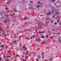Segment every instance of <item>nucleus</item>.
<instances>
[{"mask_svg":"<svg viewBox=\"0 0 61 61\" xmlns=\"http://www.w3.org/2000/svg\"><path fill=\"white\" fill-rule=\"evenodd\" d=\"M21 26L22 28H24V27L23 25H21Z\"/></svg>","mask_w":61,"mask_h":61,"instance_id":"nucleus-19","label":"nucleus"},{"mask_svg":"<svg viewBox=\"0 0 61 61\" xmlns=\"http://www.w3.org/2000/svg\"><path fill=\"white\" fill-rule=\"evenodd\" d=\"M59 42H60L61 40H60L59 39L58 40Z\"/></svg>","mask_w":61,"mask_h":61,"instance_id":"nucleus-36","label":"nucleus"},{"mask_svg":"<svg viewBox=\"0 0 61 61\" xmlns=\"http://www.w3.org/2000/svg\"><path fill=\"white\" fill-rule=\"evenodd\" d=\"M4 6H5V7H7V6H6V5H4Z\"/></svg>","mask_w":61,"mask_h":61,"instance_id":"nucleus-34","label":"nucleus"},{"mask_svg":"<svg viewBox=\"0 0 61 61\" xmlns=\"http://www.w3.org/2000/svg\"><path fill=\"white\" fill-rule=\"evenodd\" d=\"M51 24H53V23L54 22V21H51Z\"/></svg>","mask_w":61,"mask_h":61,"instance_id":"nucleus-17","label":"nucleus"},{"mask_svg":"<svg viewBox=\"0 0 61 61\" xmlns=\"http://www.w3.org/2000/svg\"><path fill=\"white\" fill-rule=\"evenodd\" d=\"M45 37H46V38H48V35H46Z\"/></svg>","mask_w":61,"mask_h":61,"instance_id":"nucleus-7","label":"nucleus"},{"mask_svg":"<svg viewBox=\"0 0 61 61\" xmlns=\"http://www.w3.org/2000/svg\"><path fill=\"white\" fill-rule=\"evenodd\" d=\"M13 56H15V54L14 53H13Z\"/></svg>","mask_w":61,"mask_h":61,"instance_id":"nucleus-53","label":"nucleus"},{"mask_svg":"<svg viewBox=\"0 0 61 61\" xmlns=\"http://www.w3.org/2000/svg\"><path fill=\"white\" fill-rule=\"evenodd\" d=\"M14 42H15V44H16V42H17V41H14Z\"/></svg>","mask_w":61,"mask_h":61,"instance_id":"nucleus-16","label":"nucleus"},{"mask_svg":"<svg viewBox=\"0 0 61 61\" xmlns=\"http://www.w3.org/2000/svg\"><path fill=\"white\" fill-rule=\"evenodd\" d=\"M4 49H1V50H4Z\"/></svg>","mask_w":61,"mask_h":61,"instance_id":"nucleus-63","label":"nucleus"},{"mask_svg":"<svg viewBox=\"0 0 61 61\" xmlns=\"http://www.w3.org/2000/svg\"><path fill=\"white\" fill-rule=\"evenodd\" d=\"M24 56L22 55V57H24Z\"/></svg>","mask_w":61,"mask_h":61,"instance_id":"nucleus-54","label":"nucleus"},{"mask_svg":"<svg viewBox=\"0 0 61 61\" xmlns=\"http://www.w3.org/2000/svg\"><path fill=\"white\" fill-rule=\"evenodd\" d=\"M38 41L39 42H41L40 40H38Z\"/></svg>","mask_w":61,"mask_h":61,"instance_id":"nucleus-29","label":"nucleus"},{"mask_svg":"<svg viewBox=\"0 0 61 61\" xmlns=\"http://www.w3.org/2000/svg\"><path fill=\"white\" fill-rule=\"evenodd\" d=\"M56 24H57V23L56 22L54 23V25H56Z\"/></svg>","mask_w":61,"mask_h":61,"instance_id":"nucleus-27","label":"nucleus"},{"mask_svg":"<svg viewBox=\"0 0 61 61\" xmlns=\"http://www.w3.org/2000/svg\"><path fill=\"white\" fill-rule=\"evenodd\" d=\"M6 57H7V56H6L5 57V56L4 57V58H6Z\"/></svg>","mask_w":61,"mask_h":61,"instance_id":"nucleus-47","label":"nucleus"},{"mask_svg":"<svg viewBox=\"0 0 61 61\" xmlns=\"http://www.w3.org/2000/svg\"><path fill=\"white\" fill-rule=\"evenodd\" d=\"M8 16H9V15H8V14H7V15L6 16V17H8Z\"/></svg>","mask_w":61,"mask_h":61,"instance_id":"nucleus-20","label":"nucleus"},{"mask_svg":"<svg viewBox=\"0 0 61 61\" xmlns=\"http://www.w3.org/2000/svg\"><path fill=\"white\" fill-rule=\"evenodd\" d=\"M15 12H17V10H15Z\"/></svg>","mask_w":61,"mask_h":61,"instance_id":"nucleus-45","label":"nucleus"},{"mask_svg":"<svg viewBox=\"0 0 61 61\" xmlns=\"http://www.w3.org/2000/svg\"><path fill=\"white\" fill-rule=\"evenodd\" d=\"M25 47V46H23V48H24Z\"/></svg>","mask_w":61,"mask_h":61,"instance_id":"nucleus-31","label":"nucleus"},{"mask_svg":"<svg viewBox=\"0 0 61 61\" xmlns=\"http://www.w3.org/2000/svg\"><path fill=\"white\" fill-rule=\"evenodd\" d=\"M2 34L3 35H5V34H4V33H2Z\"/></svg>","mask_w":61,"mask_h":61,"instance_id":"nucleus-62","label":"nucleus"},{"mask_svg":"<svg viewBox=\"0 0 61 61\" xmlns=\"http://www.w3.org/2000/svg\"><path fill=\"white\" fill-rule=\"evenodd\" d=\"M50 38H51V39H53V37L50 36Z\"/></svg>","mask_w":61,"mask_h":61,"instance_id":"nucleus-28","label":"nucleus"},{"mask_svg":"<svg viewBox=\"0 0 61 61\" xmlns=\"http://www.w3.org/2000/svg\"><path fill=\"white\" fill-rule=\"evenodd\" d=\"M57 22H59V20L58 19V20H57Z\"/></svg>","mask_w":61,"mask_h":61,"instance_id":"nucleus-30","label":"nucleus"},{"mask_svg":"<svg viewBox=\"0 0 61 61\" xmlns=\"http://www.w3.org/2000/svg\"><path fill=\"white\" fill-rule=\"evenodd\" d=\"M22 2H23V3H25V0H22Z\"/></svg>","mask_w":61,"mask_h":61,"instance_id":"nucleus-15","label":"nucleus"},{"mask_svg":"<svg viewBox=\"0 0 61 61\" xmlns=\"http://www.w3.org/2000/svg\"><path fill=\"white\" fill-rule=\"evenodd\" d=\"M12 21H13V22H15V20L13 19L12 20Z\"/></svg>","mask_w":61,"mask_h":61,"instance_id":"nucleus-35","label":"nucleus"},{"mask_svg":"<svg viewBox=\"0 0 61 61\" xmlns=\"http://www.w3.org/2000/svg\"><path fill=\"white\" fill-rule=\"evenodd\" d=\"M56 14H57V15H58V14H59V13H56Z\"/></svg>","mask_w":61,"mask_h":61,"instance_id":"nucleus-43","label":"nucleus"},{"mask_svg":"<svg viewBox=\"0 0 61 61\" xmlns=\"http://www.w3.org/2000/svg\"><path fill=\"white\" fill-rule=\"evenodd\" d=\"M8 53H10V51H8Z\"/></svg>","mask_w":61,"mask_h":61,"instance_id":"nucleus-51","label":"nucleus"},{"mask_svg":"<svg viewBox=\"0 0 61 61\" xmlns=\"http://www.w3.org/2000/svg\"><path fill=\"white\" fill-rule=\"evenodd\" d=\"M26 53H27V54H28V51H27L26 52Z\"/></svg>","mask_w":61,"mask_h":61,"instance_id":"nucleus-37","label":"nucleus"},{"mask_svg":"<svg viewBox=\"0 0 61 61\" xmlns=\"http://www.w3.org/2000/svg\"><path fill=\"white\" fill-rule=\"evenodd\" d=\"M1 47H2V48H4V46H3V45H1Z\"/></svg>","mask_w":61,"mask_h":61,"instance_id":"nucleus-14","label":"nucleus"},{"mask_svg":"<svg viewBox=\"0 0 61 61\" xmlns=\"http://www.w3.org/2000/svg\"><path fill=\"white\" fill-rule=\"evenodd\" d=\"M32 37L33 38H35V35H33L32 36Z\"/></svg>","mask_w":61,"mask_h":61,"instance_id":"nucleus-18","label":"nucleus"},{"mask_svg":"<svg viewBox=\"0 0 61 61\" xmlns=\"http://www.w3.org/2000/svg\"><path fill=\"white\" fill-rule=\"evenodd\" d=\"M18 36H14V38H17L18 37Z\"/></svg>","mask_w":61,"mask_h":61,"instance_id":"nucleus-1","label":"nucleus"},{"mask_svg":"<svg viewBox=\"0 0 61 61\" xmlns=\"http://www.w3.org/2000/svg\"><path fill=\"white\" fill-rule=\"evenodd\" d=\"M49 5H50V6H52V5H50V4H49Z\"/></svg>","mask_w":61,"mask_h":61,"instance_id":"nucleus-57","label":"nucleus"},{"mask_svg":"<svg viewBox=\"0 0 61 61\" xmlns=\"http://www.w3.org/2000/svg\"><path fill=\"white\" fill-rule=\"evenodd\" d=\"M39 34H41V31H39Z\"/></svg>","mask_w":61,"mask_h":61,"instance_id":"nucleus-23","label":"nucleus"},{"mask_svg":"<svg viewBox=\"0 0 61 61\" xmlns=\"http://www.w3.org/2000/svg\"><path fill=\"white\" fill-rule=\"evenodd\" d=\"M44 33H45V32L44 31H42L41 32V34H44Z\"/></svg>","mask_w":61,"mask_h":61,"instance_id":"nucleus-10","label":"nucleus"},{"mask_svg":"<svg viewBox=\"0 0 61 61\" xmlns=\"http://www.w3.org/2000/svg\"><path fill=\"white\" fill-rule=\"evenodd\" d=\"M51 13H52V14H53V13H54V11H51Z\"/></svg>","mask_w":61,"mask_h":61,"instance_id":"nucleus-39","label":"nucleus"},{"mask_svg":"<svg viewBox=\"0 0 61 61\" xmlns=\"http://www.w3.org/2000/svg\"><path fill=\"white\" fill-rule=\"evenodd\" d=\"M36 60L37 61H38V60H37V59H36Z\"/></svg>","mask_w":61,"mask_h":61,"instance_id":"nucleus-61","label":"nucleus"},{"mask_svg":"<svg viewBox=\"0 0 61 61\" xmlns=\"http://www.w3.org/2000/svg\"><path fill=\"white\" fill-rule=\"evenodd\" d=\"M52 60V59H50V61H51V60Z\"/></svg>","mask_w":61,"mask_h":61,"instance_id":"nucleus-44","label":"nucleus"},{"mask_svg":"<svg viewBox=\"0 0 61 61\" xmlns=\"http://www.w3.org/2000/svg\"><path fill=\"white\" fill-rule=\"evenodd\" d=\"M24 24H25V25H26V22H25L24 23Z\"/></svg>","mask_w":61,"mask_h":61,"instance_id":"nucleus-40","label":"nucleus"},{"mask_svg":"<svg viewBox=\"0 0 61 61\" xmlns=\"http://www.w3.org/2000/svg\"><path fill=\"white\" fill-rule=\"evenodd\" d=\"M51 0V2H53V0Z\"/></svg>","mask_w":61,"mask_h":61,"instance_id":"nucleus-46","label":"nucleus"},{"mask_svg":"<svg viewBox=\"0 0 61 61\" xmlns=\"http://www.w3.org/2000/svg\"><path fill=\"white\" fill-rule=\"evenodd\" d=\"M38 4H40V2H38Z\"/></svg>","mask_w":61,"mask_h":61,"instance_id":"nucleus-49","label":"nucleus"},{"mask_svg":"<svg viewBox=\"0 0 61 61\" xmlns=\"http://www.w3.org/2000/svg\"><path fill=\"white\" fill-rule=\"evenodd\" d=\"M6 31L7 32H9V31H8V30H6Z\"/></svg>","mask_w":61,"mask_h":61,"instance_id":"nucleus-42","label":"nucleus"},{"mask_svg":"<svg viewBox=\"0 0 61 61\" xmlns=\"http://www.w3.org/2000/svg\"><path fill=\"white\" fill-rule=\"evenodd\" d=\"M51 12H49V15H50V14H51Z\"/></svg>","mask_w":61,"mask_h":61,"instance_id":"nucleus-33","label":"nucleus"},{"mask_svg":"<svg viewBox=\"0 0 61 61\" xmlns=\"http://www.w3.org/2000/svg\"><path fill=\"white\" fill-rule=\"evenodd\" d=\"M41 39L40 38H38V40H41Z\"/></svg>","mask_w":61,"mask_h":61,"instance_id":"nucleus-21","label":"nucleus"},{"mask_svg":"<svg viewBox=\"0 0 61 61\" xmlns=\"http://www.w3.org/2000/svg\"><path fill=\"white\" fill-rule=\"evenodd\" d=\"M24 19H25V20H26V19H27V18L26 17H25L24 18Z\"/></svg>","mask_w":61,"mask_h":61,"instance_id":"nucleus-6","label":"nucleus"},{"mask_svg":"<svg viewBox=\"0 0 61 61\" xmlns=\"http://www.w3.org/2000/svg\"><path fill=\"white\" fill-rule=\"evenodd\" d=\"M8 2L9 3H11V0H8Z\"/></svg>","mask_w":61,"mask_h":61,"instance_id":"nucleus-4","label":"nucleus"},{"mask_svg":"<svg viewBox=\"0 0 61 61\" xmlns=\"http://www.w3.org/2000/svg\"><path fill=\"white\" fill-rule=\"evenodd\" d=\"M60 25H61V22H60Z\"/></svg>","mask_w":61,"mask_h":61,"instance_id":"nucleus-64","label":"nucleus"},{"mask_svg":"<svg viewBox=\"0 0 61 61\" xmlns=\"http://www.w3.org/2000/svg\"><path fill=\"white\" fill-rule=\"evenodd\" d=\"M55 16H53V17H52V18H55Z\"/></svg>","mask_w":61,"mask_h":61,"instance_id":"nucleus-50","label":"nucleus"},{"mask_svg":"<svg viewBox=\"0 0 61 61\" xmlns=\"http://www.w3.org/2000/svg\"><path fill=\"white\" fill-rule=\"evenodd\" d=\"M25 35H22L21 36V37H25Z\"/></svg>","mask_w":61,"mask_h":61,"instance_id":"nucleus-5","label":"nucleus"},{"mask_svg":"<svg viewBox=\"0 0 61 61\" xmlns=\"http://www.w3.org/2000/svg\"><path fill=\"white\" fill-rule=\"evenodd\" d=\"M30 3H33V1H30Z\"/></svg>","mask_w":61,"mask_h":61,"instance_id":"nucleus-32","label":"nucleus"},{"mask_svg":"<svg viewBox=\"0 0 61 61\" xmlns=\"http://www.w3.org/2000/svg\"><path fill=\"white\" fill-rule=\"evenodd\" d=\"M57 3H59V2H58V1H57Z\"/></svg>","mask_w":61,"mask_h":61,"instance_id":"nucleus-56","label":"nucleus"},{"mask_svg":"<svg viewBox=\"0 0 61 61\" xmlns=\"http://www.w3.org/2000/svg\"><path fill=\"white\" fill-rule=\"evenodd\" d=\"M41 38H44V36H41Z\"/></svg>","mask_w":61,"mask_h":61,"instance_id":"nucleus-13","label":"nucleus"},{"mask_svg":"<svg viewBox=\"0 0 61 61\" xmlns=\"http://www.w3.org/2000/svg\"><path fill=\"white\" fill-rule=\"evenodd\" d=\"M8 9H9V8L7 7H6L5 8V10H8Z\"/></svg>","mask_w":61,"mask_h":61,"instance_id":"nucleus-12","label":"nucleus"},{"mask_svg":"<svg viewBox=\"0 0 61 61\" xmlns=\"http://www.w3.org/2000/svg\"><path fill=\"white\" fill-rule=\"evenodd\" d=\"M53 34H54V35H55V32H53Z\"/></svg>","mask_w":61,"mask_h":61,"instance_id":"nucleus-60","label":"nucleus"},{"mask_svg":"<svg viewBox=\"0 0 61 61\" xmlns=\"http://www.w3.org/2000/svg\"><path fill=\"white\" fill-rule=\"evenodd\" d=\"M26 30H27V31H30V30L29 29H26Z\"/></svg>","mask_w":61,"mask_h":61,"instance_id":"nucleus-11","label":"nucleus"},{"mask_svg":"<svg viewBox=\"0 0 61 61\" xmlns=\"http://www.w3.org/2000/svg\"><path fill=\"white\" fill-rule=\"evenodd\" d=\"M26 61L27 60H26V59H25V60H23V61Z\"/></svg>","mask_w":61,"mask_h":61,"instance_id":"nucleus-25","label":"nucleus"},{"mask_svg":"<svg viewBox=\"0 0 61 61\" xmlns=\"http://www.w3.org/2000/svg\"><path fill=\"white\" fill-rule=\"evenodd\" d=\"M3 42H4V43H5V41H3Z\"/></svg>","mask_w":61,"mask_h":61,"instance_id":"nucleus-48","label":"nucleus"},{"mask_svg":"<svg viewBox=\"0 0 61 61\" xmlns=\"http://www.w3.org/2000/svg\"><path fill=\"white\" fill-rule=\"evenodd\" d=\"M48 32L49 34H51V32L49 31V30H48Z\"/></svg>","mask_w":61,"mask_h":61,"instance_id":"nucleus-2","label":"nucleus"},{"mask_svg":"<svg viewBox=\"0 0 61 61\" xmlns=\"http://www.w3.org/2000/svg\"><path fill=\"white\" fill-rule=\"evenodd\" d=\"M20 50L21 51H22L23 50V49H20Z\"/></svg>","mask_w":61,"mask_h":61,"instance_id":"nucleus-24","label":"nucleus"},{"mask_svg":"<svg viewBox=\"0 0 61 61\" xmlns=\"http://www.w3.org/2000/svg\"><path fill=\"white\" fill-rule=\"evenodd\" d=\"M13 15H15V14L14 13H13Z\"/></svg>","mask_w":61,"mask_h":61,"instance_id":"nucleus-55","label":"nucleus"},{"mask_svg":"<svg viewBox=\"0 0 61 61\" xmlns=\"http://www.w3.org/2000/svg\"><path fill=\"white\" fill-rule=\"evenodd\" d=\"M53 2H55V1L56 0H53Z\"/></svg>","mask_w":61,"mask_h":61,"instance_id":"nucleus-58","label":"nucleus"},{"mask_svg":"<svg viewBox=\"0 0 61 61\" xmlns=\"http://www.w3.org/2000/svg\"><path fill=\"white\" fill-rule=\"evenodd\" d=\"M1 30H2V29L1 28H0V31H1Z\"/></svg>","mask_w":61,"mask_h":61,"instance_id":"nucleus-59","label":"nucleus"},{"mask_svg":"<svg viewBox=\"0 0 61 61\" xmlns=\"http://www.w3.org/2000/svg\"><path fill=\"white\" fill-rule=\"evenodd\" d=\"M27 39H28V40H30V38H27Z\"/></svg>","mask_w":61,"mask_h":61,"instance_id":"nucleus-41","label":"nucleus"},{"mask_svg":"<svg viewBox=\"0 0 61 61\" xmlns=\"http://www.w3.org/2000/svg\"><path fill=\"white\" fill-rule=\"evenodd\" d=\"M41 54L42 55H44V53L43 52L41 53Z\"/></svg>","mask_w":61,"mask_h":61,"instance_id":"nucleus-26","label":"nucleus"},{"mask_svg":"<svg viewBox=\"0 0 61 61\" xmlns=\"http://www.w3.org/2000/svg\"><path fill=\"white\" fill-rule=\"evenodd\" d=\"M37 57H39V58H41V56H39L38 55L37 56Z\"/></svg>","mask_w":61,"mask_h":61,"instance_id":"nucleus-8","label":"nucleus"},{"mask_svg":"<svg viewBox=\"0 0 61 61\" xmlns=\"http://www.w3.org/2000/svg\"><path fill=\"white\" fill-rule=\"evenodd\" d=\"M7 22V21L6 20L5 21H4V22H5V23H6Z\"/></svg>","mask_w":61,"mask_h":61,"instance_id":"nucleus-22","label":"nucleus"},{"mask_svg":"<svg viewBox=\"0 0 61 61\" xmlns=\"http://www.w3.org/2000/svg\"><path fill=\"white\" fill-rule=\"evenodd\" d=\"M14 57L15 58V59H16L17 58V56H14Z\"/></svg>","mask_w":61,"mask_h":61,"instance_id":"nucleus-9","label":"nucleus"},{"mask_svg":"<svg viewBox=\"0 0 61 61\" xmlns=\"http://www.w3.org/2000/svg\"><path fill=\"white\" fill-rule=\"evenodd\" d=\"M38 25L39 26H41V24L40 23H39L38 24Z\"/></svg>","mask_w":61,"mask_h":61,"instance_id":"nucleus-3","label":"nucleus"},{"mask_svg":"<svg viewBox=\"0 0 61 61\" xmlns=\"http://www.w3.org/2000/svg\"><path fill=\"white\" fill-rule=\"evenodd\" d=\"M47 15H49V13H47Z\"/></svg>","mask_w":61,"mask_h":61,"instance_id":"nucleus-38","label":"nucleus"},{"mask_svg":"<svg viewBox=\"0 0 61 61\" xmlns=\"http://www.w3.org/2000/svg\"><path fill=\"white\" fill-rule=\"evenodd\" d=\"M0 60H2V59L0 57Z\"/></svg>","mask_w":61,"mask_h":61,"instance_id":"nucleus-52","label":"nucleus"}]
</instances>
